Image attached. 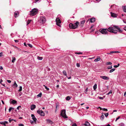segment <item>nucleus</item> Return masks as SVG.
I'll use <instances>...</instances> for the list:
<instances>
[{"label":"nucleus","mask_w":126,"mask_h":126,"mask_svg":"<svg viewBox=\"0 0 126 126\" xmlns=\"http://www.w3.org/2000/svg\"><path fill=\"white\" fill-rule=\"evenodd\" d=\"M12 86L14 88H16L17 87L18 85L15 81L14 83L13 84Z\"/></svg>","instance_id":"obj_13"},{"label":"nucleus","mask_w":126,"mask_h":126,"mask_svg":"<svg viewBox=\"0 0 126 126\" xmlns=\"http://www.w3.org/2000/svg\"><path fill=\"white\" fill-rule=\"evenodd\" d=\"M71 98L69 96H67L65 99L66 100H69Z\"/></svg>","instance_id":"obj_23"},{"label":"nucleus","mask_w":126,"mask_h":126,"mask_svg":"<svg viewBox=\"0 0 126 126\" xmlns=\"http://www.w3.org/2000/svg\"><path fill=\"white\" fill-rule=\"evenodd\" d=\"M76 65L78 67H79L80 66V64L79 63H77Z\"/></svg>","instance_id":"obj_41"},{"label":"nucleus","mask_w":126,"mask_h":126,"mask_svg":"<svg viewBox=\"0 0 126 126\" xmlns=\"http://www.w3.org/2000/svg\"><path fill=\"white\" fill-rule=\"evenodd\" d=\"M79 23L78 21L74 24L70 23L69 25V26L70 29H75L78 27V25L79 24Z\"/></svg>","instance_id":"obj_2"},{"label":"nucleus","mask_w":126,"mask_h":126,"mask_svg":"<svg viewBox=\"0 0 126 126\" xmlns=\"http://www.w3.org/2000/svg\"><path fill=\"white\" fill-rule=\"evenodd\" d=\"M99 108H100V110H103V108H101V107H99Z\"/></svg>","instance_id":"obj_62"},{"label":"nucleus","mask_w":126,"mask_h":126,"mask_svg":"<svg viewBox=\"0 0 126 126\" xmlns=\"http://www.w3.org/2000/svg\"><path fill=\"white\" fill-rule=\"evenodd\" d=\"M112 64V63L110 62H108L106 63L107 65H111Z\"/></svg>","instance_id":"obj_31"},{"label":"nucleus","mask_w":126,"mask_h":126,"mask_svg":"<svg viewBox=\"0 0 126 126\" xmlns=\"http://www.w3.org/2000/svg\"><path fill=\"white\" fill-rule=\"evenodd\" d=\"M28 45L29 46L31 47H32V45L31 44H28Z\"/></svg>","instance_id":"obj_44"},{"label":"nucleus","mask_w":126,"mask_h":126,"mask_svg":"<svg viewBox=\"0 0 126 126\" xmlns=\"http://www.w3.org/2000/svg\"><path fill=\"white\" fill-rule=\"evenodd\" d=\"M39 0H35V3H36L38 1H39Z\"/></svg>","instance_id":"obj_58"},{"label":"nucleus","mask_w":126,"mask_h":126,"mask_svg":"<svg viewBox=\"0 0 126 126\" xmlns=\"http://www.w3.org/2000/svg\"><path fill=\"white\" fill-rule=\"evenodd\" d=\"M115 70V68H113L111 69L110 71V73H111L113 72Z\"/></svg>","instance_id":"obj_27"},{"label":"nucleus","mask_w":126,"mask_h":126,"mask_svg":"<svg viewBox=\"0 0 126 126\" xmlns=\"http://www.w3.org/2000/svg\"><path fill=\"white\" fill-rule=\"evenodd\" d=\"M7 121H5V122H0V124H1L5 126H6V124L7 123Z\"/></svg>","instance_id":"obj_14"},{"label":"nucleus","mask_w":126,"mask_h":126,"mask_svg":"<svg viewBox=\"0 0 126 126\" xmlns=\"http://www.w3.org/2000/svg\"><path fill=\"white\" fill-rule=\"evenodd\" d=\"M18 126H24V125L22 124H18Z\"/></svg>","instance_id":"obj_38"},{"label":"nucleus","mask_w":126,"mask_h":126,"mask_svg":"<svg viewBox=\"0 0 126 126\" xmlns=\"http://www.w3.org/2000/svg\"><path fill=\"white\" fill-rule=\"evenodd\" d=\"M88 88H87L86 89L85 91V94L87 93V91H88Z\"/></svg>","instance_id":"obj_43"},{"label":"nucleus","mask_w":126,"mask_h":126,"mask_svg":"<svg viewBox=\"0 0 126 126\" xmlns=\"http://www.w3.org/2000/svg\"><path fill=\"white\" fill-rule=\"evenodd\" d=\"M46 121L47 122V124H49L52 125H54L53 122L49 119H46Z\"/></svg>","instance_id":"obj_8"},{"label":"nucleus","mask_w":126,"mask_h":126,"mask_svg":"<svg viewBox=\"0 0 126 126\" xmlns=\"http://www.w3.org/2000/svg\"><path fill=\"white\" fill-rule=\"evenodd\" d=\"M56 22L57 25L59 26L60 27L61 25L60 24L61 23V22L59 18H57L56 19Z\"/></svg>","instance_id":"obj_7"},{"label":"nucleus","mask_w":126,"mask_h":126,"mask_svg":"<svg viewBox=\"0 0 126 126\" xmlns=\"http://www.w3.org/2000/svg\"><path fill=\"white\" fill-rule=\"evenodd\" d=\"M124 23H126V20H123Z\"/></svg>","instance_id":"obj_60"},{"label":"nucleus","mask_w":126,"mask_h":126,"mask_svg":"<svg viewBox=\"0 0 126 126\" xmlns=\"http://www.w3.org/2000/svg\"><path fill=\"white\" fill-rule=\"evenodd\" d=\"M98 98H99V99H103V98L102 97L98 96Z\"/></svg>","instance_id":"obj_45"},{"label":"nucleus","mask_w":126,"mask_h":126,"mask_svg":"<svg viewBox=\"0 0 126 126\" xmlns=\"http://www.w3.org/2000/svg\"><path fill=\"white\" fill-rule=\"evenodd\" d=\"M2 52H0V57H2Z\"/></svg>","instance_id":"obj_51"},{"label":"nucleus","mask_w":126,"mask_h":126,"mask_svg":"<svg viewBox=\"0 0 126 126\" xmlns=\"http://www.w3.org/2000/svg\"><path fill=\"white\" fill-rule=\"evenodd\" d=\"M117 65H115L114 66V67L115 68H116L118 67L120 65V64L119 63H118L117 64Z\"/></svg>","instance_id":"obj_29"},{"label":"nucleus","mask_w":126,"mask_h":126,"mask_svg":"<svg viewBox=\"0 0 126 126\" xmlns=\"http://www.w3.org/2000/svg\"><path fill=\"white\" fill-rule=\"evenodd\" d=\"M103 110L104 111H107L108 110L106 108H103Z\"/></svg>","instance_id":"obj_49"},{"label":"nucleus","mask_w":126,"mask_h":126,"mask_svg":"<svg viewBox=\"0 0 126 126\" xmlns=\"http://www.w3.org/2000/svg\"><path fill=\"white\" fill-rule=\"evenodd\" d=\"M10 101L11 103L13 104H15L17 103V101H16L12 99H11L10 100Z\"/></svg>","instance_id":"obj_16"},{"label":"nucleus","mask_w":126,"mask_h":126,"mask_svg":"<svg viewBox=\"0 0 126 126\" xmlns=\"http://www.w3.org/2000/svg\"><path fill=\"white\" fill-rule=\"evenodd\" d=\"M63 73L65 76H67V74L65 71L63 70Z\"/></svg>","instance_id":"obj_26"},{"label":"nucleus","mask_w":126,"mask_h":126,"mask_svg":"<svg viewBox=\"0 0 126 126\" xmlns=\"http://www.w3.org/2000/svg\"><path fill=\"white\" fill-rule=\"evenodd\" d=\"M14 41L15 42H16V43H17V42H18V40H15Z\"/></svg>","instance_id":"obj_52"},{"label":"nucleus","mask_w":126,"mask_h":126,"mask_svg":"<svg viewBox=\"0 0 126 126\" xmlns=\"http://www.w3.org/2000/svg\"><path fill=\"white\" fill-rule=\"evenodd\" d=\"M3 81L2 79H0V83L1 84L2 83L1 82H2Z\"/></svg>","instance_id":"obj_57"},{"label":"nucleus","mask_w":126,"mask_h":126,"mask_svg":"<svg viewBox=\"0 0 126 126\" xmlns=\"http://www.w3.org/2000/svg\"><path fill=\"white\" fill-rule=\"evenodd\" d=\"M110 53H115V51H111L110 52Z\"/></svg>","instance_id":"obj_54"},{"label":"nucleus","mask_w":126,"mask_h":126,"mask_svg":"<svg viewBox=\"0 0 126 126\" xmlns=\"http://www.w3.org/2000/svg\"><path fill=\"white\" fill-rule=\"evenodd\" d=\"M24 45L25 46H26L27 45L25 43H24Z\"/></svg>","instance_id":"obj_63"},{"label":"nucleus","mask_w":126,"mask_h":126,"mask_svg":"<svg viewBox=\"0 0 126 126\" xmlns=\"http://www.w3.org/2000/svg\"><path fill=\"white\" fill-rule=\"evenodd\" d=\"M100 59H101L100 58V57H99L98 58L95 59L94 60V62H97L98 61H99L100 60Z\"/></svg>","instance_id":"obj_21"},{"label":"nucleus","mask_w":126,"mask_h":126,"mask_svg":"<svg viewBox=\"0 0 126 126\" xmlns=\"http://www.w3.org/2000/svg\"><path fill=\"white\" fill-rule=\"evenodd\" d=\"M72 126H77L76 123H74L72 125Z\"/></svg>","instance_id":"obj_48"},{"label":"nucleus","mask_w":126,"mask_h":126,"mask_svg":"<svg viewBox=\"0 0 126 126\" xmlns=\"http://www.w3.org/2000/svg\"><path fill=\"white\" fill-rule=\"evenodd\" d=\"M120 118V117H118L117 118H116V120H115V122H116Z\"/></svg>","instance_id":"obj_50"},{"label":"nucleus","mask_w":126,"mask_h":126,"mask_svg":"<svg viewBox=\"0 0 126 126\" xmlns=\"http://www.w3.org/2000/svg\"><path fill=\"white\" fill-rule=\"evenodd\" d=\"M124 95V96L126 97V92L125 93Z\"/></svg>","instance_id":"obj_59"},{"label":"nucleus","mask_w":126,"mask_h":126,"mask_svg":"<svg viewBox=\"0 0 126 126\" xmlns=\"http://www.w3.org/2000/svg\"><path fill=\"white\" fill-rule=\"evenodd\" d=\"M110 126L109 124H108L106 125L105 126Z\"/></svg>","instance_id":"obj_64"},{"label":"nucleus","mask_w":126,"mask_h":126,"mask_svg":"<svg viewBox=\"0 0 126 126\" xmlns=\"http://www.w3.org/2000/svg\"><path fill=\"white\" fill-rule=\"evenodd\" d=\"M97 88V84H95L93 86V88L94 90H95Z\"/></svg>","instance_id":"obj_22"},{"label":"nucleus","mask_w":126,"mask_h":126,"mask_svg":"<svg viewBox=\"0 0 126 126\" xmlns=\"http://www.w3.org/2000/svg\"><path fill=\"white\" fill-rule=\"evenodd\" d=\"M112 93V91L110 90L107 94V95H109L110 94H111Z\"/></svg>","instance_id":"obj_42"},{"label":"nucleus","mask_w":126,"mask_h":126,"mask_svg":"<svg viewBox=\"0 0 126 126\" xmlns=\"http://www.w3.org/2000/svg\"><path fill=\"white\" fill-rule=\"evenodd\" d=\"M7 81L8 83H10L11 82V81L10 80H7Z\"/></svg>","instance_id":"obj_47"},{"label":"nucleus","mask_w":126,"mask_h":126,"mask_svg":"<svg viewBox=\"0 0 126 126\" xmlns=\"http://www.w3.org/2000/svg\"><path fill=\"white\" fill-rule=\"evenodd\" d=\"M42 94L41 93H40L38 95H37V96L39 97H41Z\"/></svg>","instance_id":"obj_32"},{"label":"nucleus","mask_w":126,"mask_h":126,"mask_svg":"<svg viewBox=\"0 0 126 126\" xmlns=\"http://www.w3.org/2000/svg\"><path fill=\"white\" fill-rule=\"evenodd\" d=\"M110 14L111 16L114 17H117V15L112 12L110 13Z\"/></svg>","instance_id":"obj_10"},{"label":"nucleus","mask_w":126,"mask_h":126,"mask_svg":"<svg viewBox=\"0 0 126 126\" xmlns=\"http://www.w3.org/2000/svg\"><path fill=\"white\" fill-rule=\"evenodd\" d=\"M1 84L3 86H5V84H3L2 83H1Z\"/></svg>","instance_id":"obj_61"},{"label":"nucleus","mask_w":126,"mask_h":126,"mask_svg":"<svg viewBox=\"0 0 126 126\" xmlns=\"http://www.w3.org/2000/svg\"><path fill=\"white\" fill-rule=\"evenodd\" d=\"M31 21V20H28L27 21V26L28 24H29L30 22Z\"/></svg>","instance_id":"obj_25"},{"label":"nucleus","mask_w":126,"mask_h":126,"mask_svg":"<svg viewBox=\"0 0 126 126\" xmlns=\"http://www.w3.org/2000/svg\"><path fill=\"white\" fill-rule=\"evenodd\" d=\"M43 58L42 57H40L39 56H38L37 57V59L39 60H41Z\"/></svg>","instance_id":"obj_28"},{"label":"nucleus","mask_w":126,"mask_h":126,"mask_svg":"<svg viewBox=\"0 0 126 126\" xmlns=\"http://www.w3.org/2000/svg\"><path fill=\"white\" fill-rule=\"evenodd\" d=\"M95 21V18H92L90 19V21L91 22H94Z\"/></svg>","instance_id":"obj_19"},{"label":"nucleus","mask_w":126,"mask_h":126,"mask_svg":"<svg viewBox=\"0 0 126 126\" xmlns=\"http://www.w3.org/2000/svg\"><path fill=\"white\" fill-rule=\"evenodd\" d=\"M22 87L21 86L19 87V89L18 91L19 92L21 91L22 90Z\"/></svg>","instance_id":"obj_33"},{"label":"nucleus","mask_w":126,"mask_h":126,"mask_svg":"<svg viewBox=\"0 0 126 126\" xmlns=\"http://www.w3.org/2000/svg\"><path fill=\"white\" fill-rule=\"evenodd\" d=\"M15 16V17H17L19 16V13L18 12H15L14 13Z\"/></svg>","instance_id":"obj_15"},{"label":"nucleus","mask_w":126,"mask_h":126,"mask_svg":"<svg viewBox=\"0 0 126 126\" xmlns=\"http://www.w3.org/2000/svg\"><path fill=\"white\" fill-rule=\"evenodd\" d=\"M56 109H57V108L59 107V105L58 104H56Z\"/></svg>","instance_id":"obj_46"},{"label":"nucleus","mask_w":126,"mask_h":126,"mask_svg":"<svg viewBox=\"0 0 126 126\" xmlns=\"http://www.w3.org/2000/svg\"><path fill=\"white\" fill-rule=\"evenodd\" d=\"M12 62L13 63H14L16 60V59L14 57H12Z\"/></svg>","instance_id":"obj_20"},{"label":"nucleus","mask_w":126,"mask_h":126,"mask_svg":"<svg viewBox=\"0 0 126 126\" xmlns=\"http://www.w3.org/2000/svg\"><path fill=\"white\" fill-rule=\"evenodd\" d=\"M120 126H124V124L122 123H121L120 124Z\"/></svg>","instance_id":"obj_40"},{"label":"nucleus","mask_w":126,"mask_h":126,"mask_svg":"<svg viewBox=\"0 0 126 126\" xmlns=\"http://www.w3.org/2000/svg\"><path fill=\"white\" fill-rule=\"evenodd\" d=\"M36 108V106L35 105H32L31 107V109L32 110L35 109Z\"/></svg>","instance_id":"obj_12"},{"label":"nucleus","mask_w":126,"mask_h":126,"mask_svg":"<svg viewBox=\"0 0 126 126\" xmlns=\"http://www.w3.org/2000/svg\"><path fill=\"white\" fill-rule=\"evenodd\" d=\"M104 116H103V115H101L100 117V119L101 120H103L104 119Z\"/></svg>","instance_id":"obj_24"},{"label":"nucleus","mask_w":126,"mask_h":126,"mask_svg":"<svg viewBox=\"0 0 126 126\" xmlns=\"http://www.w3.org/2000/svg\"><path fill=\"white\" fill-rule=\"evenodd\" d=\"M0 69L1 70H2L3 69V68L2 66H0Z\"/></svg>","instance_id":"obj_56"},{"label":"nucleus","mask_w":126,"mask_h":126,"mask_svg":"<svg viewBox=\"0 0 126 126\" xmlns=\"http://www.w3.org/2000/svg\"><path fill=\"white\" fill-rule=\"evenodd\" d=\"M100 78L104 80H108L109 79V78L105 76H101Z\"/></svg>","instance_id":"obj_9"},{"label":"nucleus","mask_w":126,"mask_h":126,"mask_svg":"<svg viewBox=\"0 0 126 126\" xmlns=\"http://www.w3.org/2000/svg\"><path fill=\"white\" fill-rule=\"evenodd\" d=\"M123 30L121 29L119 27L115 25H113L112 27H109L108 29H104L100 30V32L102 34H108L107 31L116 34L118 32L121 33L123 31Z\"/></svg>","instance_id":"obj_1"},{"label":"nucleus","mask_w":126,"mask_h":126,"mask_svg":"<svg viewBox=\"0 0 126 126\" xmlns=\"http://www.w3.org/2000/svg\"><path fill=\"white\" fill-rule=\"evenodd\" d=\"M104 115L105 117H107L109 115V113H105Z\"/></svg>","instance_id":"obj_37"},{"label":"nucleus","mask_w":126,"mask_h":126,"mask_svg":"<svg viewBox=\"0 0 126 126\" xmlns=\"http://www.w3.org/2000/svg\"><path fill=\"white\" fill-rule=\"evenodd\" d=\"M14 120L13 119H11V118H10L9 120V122L11 123L12 121H13Z\"/></svg>","instance_id":"obj_39"},{"label":"nucleus","mask_w":126,"mask_h":126,"mask_svg":"<svg viewBox=\"0 0 126 126\" xmlns=\"http://www.w3.org/2000/svg\"><path fill=\"white\" fill-rule=\"evenodd\" d=\"M85 21H81V24L82 25V26L83 25V24L85 22Z\"/></svg>","instance_id":"obj_30"},{"label":"nucleus","mask_w":126,"mask_h":126,"mask_svg":"<svg viewBox=\"0 0 126 126\" xmlns=\"http://www.w3.org/2000/svg\"><path fill=\"white\" fill-rule=\"evenodd\" d=\"M46 20V19L44 17L41 16L40 17L39 21L41 23H44L45 22Z\"/></svg>","instance_id":"obj_5"},{"label":"nucleus","mask_w":126,"mask_h":126,"mask_svg":"<svg viewBox=\"0 0 126 126\" xmlns=\"http://www.w3.org/2000/svg\"><path fill=\"white\" fill-rule=\"evenodd\" d=\"M84 125H85V126H89L90 125V124L89 122L87 121H86L85 122Z\"/></svg>","instance_id":"obj_17"},{"label":"nucleus","mask_w":126,"mask_h":126,"mask_svg":"<svg viewBox=\"0 0 126 126\" xmlns=\"http://www.w3.org/2000/svg\"><path fill=\"white\" fill-rule=\"evenodd\" d=\"M61 116L64 118H67L68 117L66 115L65 113V110H62L61 112Z\"/></svg>","instance_id":"obj_4"},{"label":"nucleus","mask_w":126,"mask_h":126,"mask_svg":"<svg viewBox=\"0 0 126 126\" xmlns=\"http://www.w3.org/2000/svg\"><path fill=\"white\" fill-rule=\"evenodd\" d=\"M123 29L125 30V31H126V26H125V27L124 28V29Z\"/></svg>","instance_id":"obj_55"},{"label":"nucleus","mask_w":126,"mask_h":126,"mask_svg":"<svg viewBox=\"0 0 126 126\" xmlns=\"http://www.w3.org/2000/svg\"><path fill=\"white\" fill-rule=\"evenodd\" d=\"M123 10L125 12H126V6H122Z\"/></svg>","instance_id":"obj_18"},{"label":"nucleus","mask_w":126,"mask_h":126,"mask_svg":"<svg viewBox=\"0 0 126 126\" xmlns=\"http://www.w3.org/2000/svg\"><path fill=\"white\" fill-rule=\"evenodd\" d=\"M112 68V66L111 65L108 66L107 67V68L108 69H111Z\"/></svg>","instance_id":"obj_36"},{"label":"nucleus","mask_w":126,"mask_h":126,"mask_svg":"<svg viewBox=\"0 0 126 126\" xmlns=\"http://www.w3.org/2000/svg\"><path fill=\"white\" fill-rule=\"evenodd\" d=\"M43 86L45 87V88L47 90V91H48L49 90V89L46 86H45V85H44Z\"/></svg>","instance_id":"obj_34"},{"label":"nucleus","mask_w":126,"mask_h":126,"mask_svg":"<svg viewBox=\"0 0 126 126\" xmlns=\"http://www.w3.org/2000/svg\"><path fill=\"white\" fill-rule=\"evenodd\" d=\"M21 106H18V107L17 108V109L18 110H19V108L20 107H21Z\"/></svg>","instance_id":"obj_53"},{"label":"nucleus","mask_w":126,"mask_h":126,"mask_svg":"<svg viewBox=\"0 0 126 126\" xmlns=\"http://www.w3.org/2000/svg\"><path fill=\"white\" fill-rule=\"evenodd\" d=\"M37 112L41 116H44L45 115L44 112L41 110H39L37 111Z\"/></svg>","instance_id":"obj_6"},{"label":"nucleus","mask_w":126,"mask_h":126,"mask_svg":"<svg viewBox=\"0 0 126 126\" xmlns=\"http://www.w3.org/2000/svg\"><path fill=\"white\" fill-rule=\"evenodd\" d=\"M37 9L35 8H34L30 11V15L32 16H34L37 13Z\"/></svg>","instance_id":"obj_3"},{"label":"nucleus","mask_w":126,"mask_h":126,"mask_svg":"<svg viewBox=\"0 0 126 126\" xmlns=\"http://www.w3.org/2000/svg\"><path fill=\"white\" fill-rule=\"evenodd\" d=\"M31 117H32V119L33 120V121L35 122H36V119L35 118L34 115L32 114Z\"/></svg>","instance_id":"obj_11"},{"label":"nucleus","mask_w":126,"mask_h":126,"mask_svg":"<svg viewBox=\"0 0 126 126\" xmlns=\"http://www.w3.org/2000/svg\"><path fill=\"white\" fill-rule=\"evenodd\" d=\"M14 108L12 107H10L9 110V112H10L11 110L12 109H13Z\"/></svg>","instance_id":"obj_35"}]
</instances>
